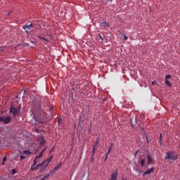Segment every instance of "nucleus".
<instances>
[{
	"label": "nucleus",
	"instance_id": "obj_1",
	"mask_svg": "<svg viewBox=\"0 0 180 180\" xmlns=\"http://www.w3.org/2000/svg\"><path fill=\"white\" fill-rule=\"evenodd\" d=\"M32 122H34V124L35 125L44 123V120L39 115H37L36 114H34V116L32 117Z\"/></svg>",
	"mask_w": 180,
	"mask_h": 180
},
{
	"label": "nucleus",
	"instance_id": "obj_2",
	"mask_svg": "<svg viewBox=\"0 0 180 180\" xmlns=\"http://www.w3.org/2000/svg\"><path fill=\"white\" fill-rule=\"evenodd\" d=\"M20 108H10V113H13V115L14 117H17L20 115Z\"/></svg>",
	"mask_w": 180,
	"mask_h": 180
},
{
	"label": "nucleus",
	"instance_id": "obj_3",
	"mask_svg": "<svg viewBox=\"0 0 180 180\" xmlns=\"http://www.w3.org/2000/svg\"><path fill=\"white\" fill-rule=\"evenodd\" d=\"M11 117L8 116L5 118L4 117L0 116V122H4L5 124H8L11 121Z\"/></svg>",
	"mask_w": 180,
	"mask_h": 180
},
{
	"label": "nucleus",
	"instance_id": "obj_4",
	"mask_svg": "<svg viewBox=\"0 0 180 180\" xmlns=\"http://www.w3.org/2000/svg\"><path fill=\"white\" fill-rule=\"evenodd\" d=\"M34 25L33 24L25 25L24 27H22V29L25 30V33H27V34H29L32 28L34 27Z\"/></svg>",
	"mask_w": 180,
	"mask_h": 180
},
{
	"label": "nucleus",
	"instance_id": "obj_5",
	"mask_svg": "<svg viewBox=\"0 0 180 180\" xmlns=\"http://www.w3.org/2000/svg\"><path fill=\"white\" fill-rule=\"evenodd\" d=\"M174 152H172V151L167 153L165 159V160H172L173 157H174Z\"/></svg>",
	"mask_w": 180,
	"mask_h": 180
},
{
	"label": "nucleus",
	"instance_id": "obj_6",
	"mask_svg": "<svg viewBox=\"0 0 180 180\" xmlns=\"http://www.w3.org/2000/svg\"><path fill=\"white\" fill-rule=\"evenodd\" d=\"M118 172L117 170L112 173L110 180H117Z\"/></svg>",
	"mask_w": 180,
	"mask_h": 180
},
{
	"label": "nucleus",
	"instance_id": "obj_7",
	"mask_svg": "<svg viewBox=\"0 0 180 180\" xmlns=\"http://www.w3.org/2000/svg\"><path fill=\"white\" fill-rule=\"evenodd\" d=\"M155 171V168L154 167H151L150 169L146 170L143 174V176L144 177L146 175H150L152 173H153Z\"/></svg>",
	"mask_w": 180,
	"mask_h": 180
},
{
	"label": "nucleus",
	"instance_id": "obj_8",
	"mask_svg": "<svg viewBox=\"0 0 180 180\" xmlns=\"http://www.w3.org/2000/svg\"><path fill=\"white\" fill-rule=\"evenodd\" d=\"M130 122H131V127L133 128H134V127L136 126V117H132L131 119H130Z\"/></svg>",
	"mask_w": 180,
	"mask_h": 180
},
{
	"label": "nucleus",
	"instance_id": "obj_9",
	"mask_svg": "<svg viewBox=\"0 0 180 180\" xmlns=\"http://www.w3.org/2000/svg\"><path fill=\"white\" fill-rule=\"evenodd\" d=\"M39 165H41V172H44L49 165H46L45 162H42V163L39 164Z\"/></svg>",
	"mask_w": 180,
	"mask_h": 180
},
{
	"label": "nucleus",
	"instance_id": "obj_10",
	"mask_svg": "<svg viewBox=\"0 0 180 180\" xmlns=\"http://www.w3.org/2000/svg\"><path fill=\"white\" fill-rule=\"evenodd\" d=\"M146 158H147V162H148V164L149 165H152V162H153L152 157L150 156V155L147 154Z\"/></svg>",
	"mask_w": 180,
	"mask_h": 180
},
{
	"label": "nucleus",
	"instance_id": "obj_11",
	"mask_svg": "<svg viewBox=\"0 0 180 180\" xmlns=\"http://www.w3.org/2000/svg\"><path fill=\"white\" fill-rule=\"evenodd\" d=\"M53 158V156L51 155L50 158H49L48 159H46V160L45 161H44V162H45V164L49 165L50 162L52 161Z\"/></svg>",
	"mask_w": 180,
	"mask_h": 180
},
{
	"label": "nucleus",
	"instance_id": "obj_12",
	"mask_svg": "<svg viewBox=\"0 0 180 180\" xmlns=\"http://www.w3.org/2000/svg\"><path fill=\"white\" fill-rule=\"evenodd\" d=\"M46 143V140L43 136H41V141H39V145L42 146Z\"/></svg>",
	"mask_w": 180,
	"mask_h": 180
},
{
	"label": "nucleus",
	"instance_id": "obj_13",
	"mask_svg": "<svg viewBox=\"0 0 180 180\" xmlns=\"http://www.w3.org/2000/svg\"><path fill=\"white\" fill-rule=\"evenodd\" d=\"M165 84H166V85H167L168 87H169V88H172V84H171L169 81L165 80Z\"/></svg>",
	"mask_w": 180,
	"mask_h": 180
},
{
	"label": "nucleus",
	"instance_id": "obj_14",
	"mask_svg": "<svg viewBox=\"0 0 180 180\" xmlns=\"http://www.w3.org/2000/svg\"><path fill=\"white\" fill-rule=\"evenodd\" d=\"M98 40L99 43H103V41H104V39L101 35H98Z\"/></svg>",
	"mask_w": 180,
	"mask_h": 180
},
{
	"label": "nucleus",
	"instance_id": "obj_15",
	"mask_svg": "<svg viewBox=\"0 0 180 180\" xmlns=\"http://www.w3.org/2000/svg\"><path fill=\"white\" fill-rule=\"evenodd\" d=\"M39 158H41V157H39V156L35 157V160H34V166H36V165H37V163L38 162L37 160L39 159Z\"/></svg>",
	"mask_w": 180,
	"mask_h": 180
},
{
	"label": "nucleus",
	"instance_id": "obj_16",
	"mask_svg": "<svg viewBox=\"0 0 180 180\" xmlns=\"http://www.w3.org/2000/svg\"><path fill=\"white\" fill-rule=\"evenodd\" d=\"M46 150V148H44L42 151H41V153H39V155H38V158H42L43 153Z\"/></svg>",
	"mask_w": 180,
	"mask_h": 180
},
{
	"label": "nucleus",
	"instance_id": "obj_17",
	"mask_svg": "<svg viewBox=\"0 0 180 180\" xmlns=\"http://www.w3.org/2000/svg\"><path fill=\"white\" fill-rule=\"evenodd\" d=\"M179 155H174V154L173 155V158H172V160L173 161H176V160H178V158H179Z\"/></svg>",
	"mask_w": 180,
	"mask_h": 180
},
{
	"label": "nucleus",
	"instance_id": "obj_18",
	"mask_svg": "<svg viewBox=\"0 0 180 180\" xmlns=\"http://www.w3.org/2000/svg\"><path fill=\"white\" fill-rule=\"evenodd\" d=\"M145 162H146L145 159H142V160H141V167H144V166H145Z\"/></svg>",
	"mask_w": 180,
	"mask_h": 180
},
{
	"label": "nucleus",
	"instance_id": "obj_19",
	"mask_svg": "<svg viewBox=\"0 0 180 180\" xmlns=\"http://www.w3.org/2000/svg\"><path fill=\"white\" fill-rule=\"evenodd\" d=\"M18 173L15 169H11V175H15Z\"/></svg>",
	"mask_w": 180,
	"mask_h": 180
},
{
	"label": "nucleus",
	"instance_id": "obj_20",
	"mask_svg": "<svg viewBox=\"0 0 180 180\" xmlns=\"http://www.w3.org/2000/svg\"><path fill=\"white\" fill-rule=\"evenodd\" d=\"M50 177V174H46L44 176V178H42L41 180H46Z\"/></svg>",
	"mask_w": 180,
	"mask_h": 180
},
{
	"label": "nucleus",
	"instance_id": "obj_21",
	"mask_svg": "<svg viewBox=\"0 0 180 180\" xmlns=\"http://www.w3.org/2000/svg\"><path fill=\"white\" fill-rule=\"evenodd\" d=\"M171 78H172V75H167L165 76V80L171 79Z\"/></svg>",
	"mask_w": 180,
	"mask_h": 180
},
{
	"label": "nucleus",
	"instance_id": "obj_22",
	"mask_svg": "<svg viewBox=\"0 0 180 180\" xmlns=\"http://www.w3.org/2000/svg\"><path fill=\"white\" fill-rule=\"evenodd\" d=\"M104 27H109L110 24L108 22H104L102 23Z\"/></svg>",
	"mask_w": 180,
	"mask_h": 180
},
{
	"label": "nucleus",
	"instance_id": "obj_23",
	"mask_svg": "<svg viewBox=\"0 0 180 180\" xmlns=\"http://www.w3.org/2000/svg\"><path fill=\"white\" fill-rule=\"evenodd\" d=\"M96 150V148H95V146H94L93 147V150H92V155H91V156H94L95 155Z\"/></svg>",
	"mask_w": 180,
	"mask_h": 180
},
{
	"label": "nucleus",
	"instance_id": "obj_24",
	"mask_svg": "<svg viewBox=\"0 0 180 180\" xmlns=\"http://www.w3.org/2000/svg\"><path fill=\"white\" fill-rule=\"evenodd\" d=\"M22 154H24V155H30V152L29 150H24V151H22Z\"/></svg>",
	"mask_w": 180,
	"mask_h": 180
},
{
	"label": "nucleus",
	"instance_id": "obj_25",
	"mask_svg": "<svg viewBox=\"0 0 180 180\" xmlns=\"http://www.w3.org/2000/svg\"><path fill=\"white\" fill-rule=\"evenodd\" d=\"M55 173H56V172L53 169V170L51 171V172H49V174H48L49 175V176H53Z\"/></svg>",
	"mask_w": 180,
	"mask_h": 180
},
{
	"label": "nucleus",
	"instance_id": "obj_26",
	"mask_svg": "<svg viewBox=\"0 0 180 180\" xmlns=\"http://www.w3.org/2000/svg\"><path fill=\"white\" fill-rule=\"evenodd\" d=\"M41 165L40 164H38L35 166V170H38L39 168H41Z\"/></svg>",
	"mask_w": 180,
	"mask_h": 180
},
{
	"label": "nucleus",
	"instance_id": "obj_27",
	"mask_svg": "<svg viewBox=\"0 0 180 180\" xmlns=\"http://www.w3.org/2000/svg\"><path fill=\"white\" fill-rule=\"evenodd\" d=\"M110 149H108V151H107V154H106V156H105V160H107V158H108V155L110 154Z\"/></svg>",
	"mask_w": 180,
	"mask_h": 180
},
{
	"label": "nucleus",
	"instance_id": "obj_28",
	"mask_svg": "<svg viewBox=\"0 0 180 180\" xmlns=\"http://www.w3.org/2000/svg\"><path fill=\"white\" fill-rule=\"evenodd\" d=\"M34 170H36V168H35V165H31V171H34Z\"/></svg>",
	"mask_w": 180,
	"mask_h": 180
},
{
	"label": "nucleus",
	"instance_id": "obj_29",
	"mask_svg": "<svg viewBox=\"0 0 180 180\" xmlns=\"http://www.w3.org/2000/svg\"><path fill=\"white\" fill-rule=\"evenodd\" d=\"M26 158L24 155L20 156V161L25 160Z\"/></svg>",
	"mask_w": 180,
	"mask_h": 180
},
{
	"label": "nucleus",
	"instance_id": "obj_30",
	"mask_svg": "<svg viewBox=\"0 0 180 180\" xmlns=\"http://www.w3.org/2000/svg\"><path fill=\"white\" fill-rule=\"evenodd\" d=\"M4 50H5V46L0 47V53L1 51H4Z\"/></svg>",
	"mask_w": 180,
	"mask_h": 180
},
{
	"label": "nucleus",
	"instance_id": "obj_31",
	"mask_svg": "<svg viewBox=\"0 0 180 180\" xmlns=\"http://www.w3.org/2000/svg\"><path fill=\"white\" fill-rule=\"evenodd\" d=\"M60 167H61V163H60V162H59L58 164H57L56 167H58V169H60Z\"/></svg>",
	"mask_w": 180,
	"mask_h": 180
},
{
	"label": "nucleus",
	"instance_id": "obj_32",
	"mask_svg": "<svg viewBox=\"0 0 180 180\" xmlns=\"http://www.w3.org/2000/svg\"><path fill=\"white\" fill-rule=\"evenodd\" d=\"M124 40H128V37L126 35H123Z\"/></svg>",
	"mask_w": 180,
	"mask_h": 180
},
{
	"label": "nucleus",
	"instance_id": "obj_33",
	"mask_svg": "<svg viewBox=\"0 0 180 180\" xmlns=\"http://www.w3.org/2000/svg\"><path fill=\"white\" fill-rule=\"evenodd\" d=\"M162 134H160L159 136V141H160V142H162Z\"/></svg>",
	"mask_w": 180,
	"mask_h": 180
},
{
	"label": "nucleus",
	"instance_id": "obj_34",
	"mask_svg": "<svg viewBox=\"0 0 180 180\" xmlns=\"http://www.w3.org/2000/svg\"><path fill=\"white\" fill-rule=\"evenodd\" d=\"M97 145H98V140L96 141L95 144L94 145V147L96 146Z\"/></svg>",
	"mask_w": 180,
	"mask_h": 180
},
{
	"label": "nucleus",
	"instance_id": "obj_35",
	"mask_svg": "<svg viewBox=\"0 0 180 180\" xmlns=\"http://www.w3.org/2000/svg\"><path fill=\"white\" fill-rule=\"evenodd\" d=\"M82 124V118H80L79 120V125H81Z\"/></svg>",
	"mask_w": 180,
	"mask_h": 180
},
{
	"label": "nucleus",
	"instance_id": "obj_36",
	"mask_svg": "<svg viewBox=\"0 0 180 180\" xmlns=\"http://www.w3.org/2000/svg\"><path fill=\"white\" fill-rule=\"evenodd\" d=\"M35 132L39 134L40 133V130L38 129L37 128H35Z\"/></svg>",
	"mask_w": 180,
	"mask_h": 180
},
{
	"label": "nucleus",
	"instance_id": "obj_37",
	"mask_svg": "<svg viewBox=\"0 0 180 180\" xmlns=\"http://www.w3.org/2000/svg\"><path fill=\"white\" fill-rule=\"evenodd\" d=\"M59 169L57 167H55V168H53V170L55 172H56Z\"/></svg>",
	"mask_w": 180,
	"mask_h": 180
},
{
	"label": "nucleus",
	"instance_id": "obj_38",
	"mask_svg": "<svg viewBox=\"0 0 180 180\" xmlns=\"http://www.w3.org/2000/svg\"><path fill=\"white\" fill-rule=\"evenodd\" d=\"M112 146H113V143H112L111 146H110V148H108V150H110V151H111Z\"/></svg>",
	"mask_w": 180,
	"mask_h": 180
},
{
	"label": "nucleus",
	"instance_id": "obj_39",
	"mask_svg": "<svg viewBox=\"0 0 180 180\" xmlns=\"http://www.w3.org/2000/svg\"><path fill=\"white\" fill-rule=\"evenodd\" d=\"M58 123L62 122V119H58Z\"/></svg>",
	"mask_w": 180,
	"mask_h": 180
},
{
	"label": "nucleus",
	"instance_id": "obj_40",
	"mask_svg": "<svg viewBox=\"0 0 180 180\" xmlns=\"http://www.w3.org/2000/svg\"><path fill=\"white\" fill-rule=\"evenodd\" d=\"M121 180H127V177H122Z\"/></svg>",
	"mask_w": 180,
	"mask_h": 180
},
{
	"label": "nucleus",
	"instance_id": "obj_41",
	"mask_svg": "<svg viewBox=\"0 0 180 180\" xmlns=\"http://www.w3.org/2000/svg\"><path fill=\"white\" fill-rule=\"evenodd\" d=\"M53 153V149L51 150V151L49 152V154H51Z\"/></svg>",
	"mask_w": 180,
	"mask_h": 180
},
{
	"label": "nucleus",
	"instance_id": "obj_42",
	"mask_svg": "<svg viewBox=\"0 0 180 180\" xmlns=\"http://www.w3.org/2000/svg\"><path fill=\"white\" fill-rule=\"evenodd\" d=\"M6 160H7V158H6V157L4 158V162H6Z\"/></svg>",
	"mask_w": 180,
	"mask_h": 180
},
{
	"label": "nucleus",
	"instance_id": "obj_43",
	"mask_svg": "<svg viewBox=\"0 0 180 180\" xmlns=\"http://www.w3.org/2000/svg\"><path fill=\"white\" fill-rule=\"evenodd\" d=\"M44 40H45V41H49V39L46 38H44Z\"/></svg>",
	"mask_w": 180,
	"mask_h": 180
},
{
	"label": "nucleus",
	"instance_id": "obj_44",
	"mask_svg": "<svg viewBox=\"0 0 180 180\" xmlns=\"http://www.w3.org/2000/svg\"><path fill=\"white\" fill-rule=\"evenodd\" d=\"M159 143H160V145L162 144V141H160V140H159Z\"/></svg>",
	"mask_w": 180,
	"mask_h": 180
},
{
	"label": "nucleus",
	"instance_id": "obj_45",
	"mask_svg": "<svg viewBox=\"0 0 180 180\" xmlns=\"http://www.w3.org/2000/svg\"><path fill=\"white\" fill-rule=\"evenodd\" d=\"M39 39H41L42 40H44V37H39Z\"/></svg>",
	"mask_w": 180,
	"mask_h": 180
},
{
	"label": "nucleus",
	"instance_id": "obj_46",
	"mask_svg": "<svg viewBox=\"0 0 180 180\" xmlns=\"http://www.w3.org/2000/svg\"><path fill=\"white\" fill-rule=\"evenodd\" d=\"M141 129L142 131H144V128H141Z\"/></svg>",
	"mask_w": 180,
	"mask_h": 180
},
{
	"label": "nucleus",
	"instance_id": "obj_47",
	"mask_svg": "<svg viewBox=\"0 0 180 180\" xmlns=\"http://www.w3.org/2000/svg\"><path fill=\"white\" fill-rule=\"evenodd\" d=\"M11 12H12V11L8 12V15H9Z\"/></svg>",
	"mask_w": 180,
	"mask_h": 180
},
{
	"label": "nucleus",
	"instance_id": "obj_48",
	"mask_svg": "<svg viewBox=\"0 0 180 180\" xmlns=\"http://www.w3.org/2000/svg\"><path fill=\"white\" fill-rule=\"evenodd\" d=\"M152 85H154V82H152Z\"/></svg>",
	"mask_w": 180,
	"mask_h": 180
}]
</instances>
